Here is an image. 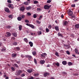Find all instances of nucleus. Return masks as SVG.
<instances>
[{
    "label": "nucleus",
    "mask_w": 79,
    "mask_h": 79,
    "mask_svg": "<svg viewBox=\"0 0 79 79\" xmlns=\"http://www.w3.org/2000/svg\"><path fill=\"white\" fill-rule=\"evenodd\" d=\"M75 52L76 54L79 55V52H78V50L77 49H75Z\"/></svg>",
    "instance_id": "nucleus-19"
},
{
    "label": "nucleus",
    "mask_w": 79,
    "mask_h": 79,
    "mask_svg": "<svg viewBox=\"0 0 79 79\" xmlns=\"http://www.w3.org/2000/svg\"><path fill=\"white\" fill-rule=\"evenodd\" d=\"M24 40L25 42H26V43H27V42H28V40H27V38H24Z\"/></svg>",
    "instance_id": "nucleus-31"
},
{
    "label": "nucleus",
    "mask_w": 79,
    "mask_h": 79,
    "mask_svg": "<svg viewBox=\"0 0 79 79\" xmlns=\"http://www.w3.org/2000/svg\"><path fill=\"white\" fill-rule=\"evenodd\" d=\"M36 23L38 24H40V22L39 21V20H36Z\"/></svg>",
    "instance_id": "nucleus-56"
},
{
    "label": "nucleus",
    "mask_w": 79,
    "mask_h": 79,
    "mask_svg": "<svg viewBox=\"0 0 79 79\" xmlns=\"http://www.w3.org/2000/svg\"><path fill=\"white\" fill-rule=\"evenodd\" d=\"M38 3V2L37 1H35L34 2V4H36Z\"/></svg>",
    "instance_id": "nucleus-45"
},
{
    "label": "nucleus",
    "mask_w": 79,
    "mask_h": 79,
    "mask_svg": "<svg viewBox=\"0 0 79 79\" xmlns=\"http://www.w3.org/2000/svg\"><path fill=\"white\" fill-rule=\"evenodd\" d=\"M19 31H21L22 30V26L19 25Z\"/></svg>",
    "instance_id": "nucleus-28"
},
{
    "label": "nucleus",
    "mask_w": 79,
    "mask_h": 79,
    "mask_svg": "<svg viewBox=\"0 0 79 79\" xmlns=\"http://www.w3.org/2000/svg\"><path fill=\"white\" fill-rule=\"evenodd\" d=\"M21 73V70H18L16 72V73H15V75L16 76H19L20 75Z\"/></svg>",
    "instance_id": "nucleus-5"
},
{
    "label": "nucleus",
    "mask_w": 79,
    "mask_h": 79,
    "mask_svg": "<svg viewBox=\"0 0 79 79\" xmlns=\"http://www.w3.org/2000/svg\"><path fill=\"white\" fill-rule=\"evenodd\" d=\"M25 23H29V21L27 19H25Z\"/></svg>",
    "instance_id": "nucleus-33"
},
{
    "label": "nucleus",
    "mask_w": 79,
    "mask_h": 79,
    "mask_svg": "<svg viewBox=\"0 0 79 79\" xmlns=\"http://www.w3.org/2000/svg\"><path fill=\"white\" fill-rule=\"evenodd\" d=\"M78 75H79V74L77 73H75L74 74V76H78Z\"/></svg>",
    "instance_id": "nucleus-58"
},
{
    "label": "nucleus",
    "mask_w": 79,
    "mask_h": 79,
    "mask_svg": "<svg viewBox=\"0 0 79 79\" xmlns=\"http://www.w3.org/2000/svg\"><path fill=\"white\" fill-rule=\"evenodd\" d=\"M8 3H11V1L10 0H7Z\"/></svg>",
    "instance_id": "nucleus-51"
},
{
    "label": "nucleus",
    "mask_w": 79,
    "mask_h": 79,
    "mask_svg": "<svg viewBox=\"0 0 79 79\" xmlns=\"http://www.w3.org/2000/svg\"><path fill=\"white\" fill-rule=\"evenodd\" d=\"M15 66H16V67L17 68H18V67H19V66H18V64H15Z\"/></svg>",
    "instance_id": "nucleus-52"
},
{
    "label": "nucleus",
    "mask_w": 79,
    "mask_h": 79,
    "mask_svg": "<svg viewBox=\"0 0 79 79\" xmlns=\"http://www.w3.org/2000/svg\"><path fill=\"white\" fill-rule=\"evenodd\" d=\"M68 15L69 16H72L73 14V12L71 10H69L68 12Z\"/></svg>",
    "instance_id": "nucleus-3"
},
{
    "label": "nucleus",
    "mask_w": 79,
    "mask_h": 79,
    "mask_svg": "<svg viewBox=\"0 0 79 79\" xmlns=\"http://www.w3.org/2000/svg\"><path fill=\"white\" fill-rule=\"evenodd\" d=\"M32 54L34 56H35L37 55V53L35 51H33L32 52Z\"/></svg>",
    "instance_id": "nucleus-18"
},
{
    "label": "nucleus",
    "mask_w": 79,
    "mask_h": 79,
    "mask_svg": "<svg viewBox=\"0 0 79 79\" xmlns=\"http://www.w3.org/2000/svg\"><path fill=\"white\" fill-rule=\"evenodd\" d=\"M51 2L52 1L51 0H48L47 1V3H51Z\"/></svg>",
    "instance_id": "nucleus-41"
},
{
    "label": "nucleus",
    "mask_w": 79,
    "mask_h": 79,
    "mask_svg": "<svg viewBox=\"0 0 79 79\" xmlns=\"http://www.w3.org/2000/svg\"><path fill=\"white\" fill-rule=\"evenodd\" d=\"M5 50H6V48L5 47L1 49L2 52H3V51H5Z\"/></svg>",
    "instance_id": "nucleus-35"
},
{
    "label": "nucleus",
    "mask_w": 79,
    "mask_h": 79,
    "mask_svg": "<svg viewBox=\"0 0 79 79\" xmlns=\"http://www.w3.org/2000/svg\"><path fill=\"white\" fill-rule=\"evenodd\" d=\"M55 55L57 56H60L59 54H58V52H56L55 53Z\"/></svg>",
    "instance_id": "nucleus-36"
},
{
    "label": "nucleus",
    "mask_w": 79,
    "mask_h": 79,
    "mask_svg": "<svg viewBox=\"0 0 79 79\" xmlns=\"http://www.w3.org/2000/svg\"><path fill=\"white\" fill-rule=\"evenodd\" d=\"M55 29L57 31H59V27L58 26H56L55 27Z\"/></svg>",
    "instance_id": "nucleus-13"
},
{
    "label": "nucleus",
    "mask_w": 79,
    "mask_h": 79,
    "mask_svg": "<svg viewBox=\"0 0 79 79\" xmlns=\"http://www.w3.org/2000/svg\"><path fill=\"white\" fill-rule=\"evenodd\" d=\"M26 57L27 58L29 61H31V60L32 59V56H31L27 55L26 56Z\"/></svg>",
    "instance_id": "nucleus-6"
},
{
    "label": "nucleus",
    "mask_w": 79,
    "mask_h": 79,
    "mask_svg": "<svg viewBox=\"0 0 79 79\" xmlns=\"http://www.w3.org/2000/svg\"><path fill=\"white\" fill-rule=\"evenodd\" d=\"M40 63L42 64H44V63H45V61L44 60H42L40 61Z\"/></svg>",
    "instance_id": "nucleus-21"
},
{
    "label": "nucleus",
    "mask_w": 79,
    "mask_h": 79,
    "mask_svg": "<svg viewBox=\"0 0 79 79\" xmlns=\"http://www.w3.org/2000/svg\"><path fill=\"white\" fill-rule=\"evenodd\" d=\"M11 35V33L8 32H7L6 33V34L5 35V37H10Z\"/></svg>",
    "instance_id": "nucleus-1"
},
{
    "label": "nucleus",
    "mask_w": 79,
    "mask_h": 79,
    "mask_svg": "<svg viewBox=\"0 0 79 79\" xmlns=\"http://www.w3.org/2000/svg\"><path fill=\"white\" fill-rule=\"evenodd\" d=\"M52 25L50 24L48 26V28L49 29H52Z\"/></svg>",
    "instance_id": "nucleus-32"
},
{
    "label": "nucleus",
    "mask_w": 79,
    "mask_h": 79,
    "mask_svg": "<svg viewBox=\"0 0 79 79\" xmlns=\"http://www.w3.org/2000/svg\"><path fill=\"white\" fill-rule=\"evenodd\" d=\"M27 72L29 73H31L32 72V69H28L27 70Z\"/></svg>",
    "instance_id": "nucleus-16"
},
{
    "label": "nucleus",
    "mask_w": 79,
    "mask_h": 79,
    "mask_svg": "<svg viewBox=\"0 0 79 79\" xmlns=\"http://www.w3.org/2000/svg\"><path fill=\"white\" fill-rule=\"evenodd\" d=\"M48 75H50V73H49L45 72L44 73V77H47Z\"/></svg>",
    "instance_id": "nucleus-9"
},
{
    "label": "nucleus",
    "mask_w": 79,
    "mask_h": 79,
    "mask_svg": "<svg viewBox=\"0 0 79 79\" xmlns=\"http://www.w3.org/2000/svg\"><path fill=\"white\" fill-rule=\"evenodd\" d=\"M27 15L28 16H31V14L30 12H27Z\"/></svg>",
    "instance_id": "nucleus-50"
},
{
    "label": "nucleus",
    "mask_w": 79,
    "mask_h": 79,
    "mask_svg": "<svg viewBox=\"0 0 79 79\" xmlns=\"http://www.w3.org/2000/svg\"><path fill=\"white\" fill-rule=\"evenodd\" d=\"M13 45H17L18 44V43L16 42H15L14 43H13Z\"/></svg>",
    "instance_id": "nucleus-30"
},
{
    "label": "nucleus",
    "mask_w": 79,
    "mask_h": 79,
    "mask_svg": "<svg viewBox=\"0 0 79 79\" xmlns=\"http://www.w3.org/2000/svg\"><path fill=\"white\" fill-rule=\"evenodd\" d=\"M38 75H39V73H35V74H34V75L35 77L37 76H38Z\"/></svg>",
    "instance_id": "nucleus-49"
},
{
    "label": "nucleus",
    "mask_w": 79,
    "mask_h": 79,
    "mask_svg": "<svg viewBox=\"0 0 79 79\" xmlns=\"http://www.w3.org/2000/svg\"><path fill=\"white\" fill-rule=\"evenodd\" d=\"M31 9V7L30 6H29L28 7H27L26 8V10H29Z\"/></svg>",
    "instance_id": "nucleus-23"
},
{
    "label": "nucleus",
    "mask_w": 79,
    "mask_h": 79,
    "mask_svg": "<svg viewBox=\"0 0 79 79\" xmlns=\"http://www.w3.org/2000/svg\"><path fill=\"white\" fill-rule=\"evenodd\" d=\"M43 54L44 55H45V56H47V54L45 53H43Z\"/></svg>",
    "instance_id": "nucleus-59"
},
{
    "label": "nucleus",
    "mask_w": 79,
    "mask_h": 79,
    "mask_svg": "<svg viewBox=\"0 0 79 79\" xmlns=\"http://www.w3.org/2000/svg\"><path fill=\"white\" fill-rule=\"evenodd\" d=\"M8 7L9 8H11V9H13L14 8V7L13 6V5L12 4H10L8 5Z\"/></svg>",
    "instance_id": "nucleus-7"
},
{
    "label": "nucleus",
    "mask_w": 79,
    "mask_h": 79,
    "mask_svg": "<svg viewBox=\"0 0 79 79\" xmlns=\"http://www.w3.org/2000/svg\"><path fill=\"white\" fill-rule=\"evenodd\" d=\"M75 4H73V5L72 4V5H71V6H72V7H75Z\"/></svg>",
    "instance_id": "nucleus-54"
},
{
    "label": "nucleus",
    "mask_w": 79,
    "mask_h": 79,
    "mask_svg": "<svg viewBox=\"0 0 79 79\" xmlns=\"http://www.w3.org/2000/svg\"><path fill=\"white\" fill-rule=\"evenodd\" d=\"M11 69L12 70V71H13L15 70V68L13 67H11Z\"/></svg>",
    "instance_id": "nucleus-46"
},
{
    "label": "nucleus",
    "mask_w": 79,
    "mask_h": 79,
    "mask_svg": "<svg viewBox=\"0 0 79 79\" xmlns=\"http://www.w3.org/2000/svg\"><path fill=\"white\" fill-rule=\"evenodd\" d=\"M15 50L16 51H19L20 50V48L19 47H17L15 48Z\"/></svg>",
    "instance_id": "nucleus-14"
},
{
    "label": "nucleus",
    "mask_w": 79,
    "mask_h": 79,
    "mask_svg": "<svg viewBox=\"0 0 79 79\" xmlns=\"http://www.w3.org/2000/svg\"><path fill=\"white\" fill-rule=\"evenodd\" d=\"M64 47H69V45H67L66 44H64Z\"/></svg>",
    "instance_id": "nucleus-53"
},
{
    "label": "nucleus",
    "mask_w": 79,
    "mask_h": 79,
    "mask_svg": "<svg viewBox=\"0 0 79 79\" xmlns=\"http://www.w3.org/2000/svg\"><path fill=\"white\" fill-rule=\"evenodd\" d=\"M66 53L68 55H70V52H69L68 51H66Z\"/></svg>",
    "instance_id": "nucleus-39"
},
{
    "label": "nucleus",
    "mask_w": 79,
    "mask_h": 79,
    "mask_svg": "<svg viewBox=\"0 0 79 79\" xmlns=\"http://www.w3.org/2000/svg\"><path fill=\"white\" fill-rule=\"evenodd\" d=\"M8 17L9 18H13V16H12V15H9L8 16Z\"/></svg>",
    "instance_id": "nucleus-38"
},
{
    "label": "nucleus",
    "mask_w": 79,
    "mask_h": 79,
    "mask_svg": "<svg viewBox=\"0 0 79 79\" xmlns=\"http://www.w3.org/2000/svg\"><path fill=\"white\" fill-rule=\"evenodd\" d=\"M29 44L30 46V47H32L33 46V43L32 42H29Z\"/></svg>",
    "instance_id": "nucleus-22"
},
{
    "label": "nucleus",
    "mask_w": 79,
    "mask_h": 79,
    "mask_svg": "<svg viewBox=\"0 0 79 79\" xmlns=\"http://www.w3.org/2000/svg\"><path fill=\"white\" fill-rule=\"evenodd\" d=\"M12 35H13L14 37H17V33H13L12 34Z\"/></svg>",
    "instance_id": "nucleus-17"
},
{
    "label": "nucleus",
    "mask_w": 79,
    "mask_h": 79,
    "mask_svg": "<svg viewBox=\"0 0 79 79\" xmlns=\"http://www.w3.org/2000/svg\"><path fill=\"white\" fill-rule=\"evenodd\" d=\"M34 62L35 63V64H37V60H36V59H34Z\"/></svg>",
    "instance_id": "nucleus-42"
},
{
    "label": "nucleus",
    "mask_w": 79,
    "mask_h": 79,
    "mask_svg": "<svg viewBox=\"0 0 79 79\" xmlns=\"http://www.w3.org/2000/svg\"><path fill=\"white\" fill-rule=\"evenodd\" d=\"M49 29H48V28H46V31L47 32H48L49 31Z\"/></svg>",
    "instance_id": "nucleus-40"
},
{
    "label": "nucleus",
    "mask_w": 79,
    "mask_h": 79,
    "mask_svg": "<svg viewBox=\"0 0 79 79\" xmlns=\"http://www.w3.org/2000/svg\"><path fill=\"white\" fill-rule=\"evenodd\" d=\"M25 10V7L24 6L21 7L20 9V10L22 11H24Z\"/></svg>",
    "instance_id": "nucleus-11"
},
{
    "label": "nucleus",
    "mask_w": 79,
    "mask_h": 79,
    "mask_svg": "<svg viewBox=\"0 0 79 79\" xmlns=\"http://www.w3.org/2000/svg\"><path fill=\"white\" fill-rule=\"evenodd\" d=\"M26 25H27V26H29L30 27H31V28H32L33 29H34L35 27L34 26V25L32 24H29V23H27L26 24Z\"/></svg>",
    "instance_id": "nucleus-4"
},
{
    "label": "nucleus",
    "mask_w": 79,
    "mask_h": 79,
    "mask_svg": "<svg viewBox=\"0 0 79 79\" xmlns=\"http://www.w3.org/2000/svg\"><path fill=\"white\" fill-rule=\"evenodd\" d=\"M10 27H11V26L10 25H8L6 26V28H7V29H10Z\"/></svg>",
    "instance_id": "nucleus-44"
},
{
    "label": "nucleus",
    "mask_w": 79,
    "mask_h": 79,
    "mask_svg": "<svg viewBox=\"0 0 79 79\" xmlns=\"http://www.w3.org/2000/svg\"><path fill=\"white\" fill-rule=\"evenodd\" d=\"M21 57H22V58H24V56L23 54L21 55Z\"/></svg>",
    "instance_id": "nucleus-61"
},
{
    "label": "nucleus",
    "mask_w": 79,
    "mask_h": 79,
    "mask_svg": "<svg viewBox=\"0 0 79 79\" xmlns=\"http://www.w3.org/2000/svg\"><path fill=\"white\" fill-rule=\"evenodd\" d=\"M17 19L18 21H21V19H22V18L20 17H18L17 18Z\"/></svg>",
    "instance_id": "nucleus-27"
},
{
    "label": "nucleus",
    "mask_w": 79,
    "mask_h": 79,
    "mask_svg": "<svg viewBox=\"0 0 79 79\" xmlns=\"http://www.w3.org/2000/svg\"><path fill=\"white\" fill-rule=\"evenodd\" d=\"M62 64L63 65H66L67 64V61L64 60L62 61Z\"/></svg>",
    "instance_id": "nucleus-12"
},
{
    "label": "nucleus",
    "mask_w": 79,
    "mask_h": 79,
    "mask_svg": "<svg viewBox=\"0 0 79 79\" xmlns=\"http://www.w3.org/2000/svg\"><path fill=\"white\" fill-rule=\"evenodd\" d=\"M23 4L24 5H28L29 4V2L27 1L25 2H24Z\"/></svg>",
    "instance_id": "nucleus-26"
},
{
    "label": "nucleus",
    "mask_w": 79,
    "mask_h": 79,
    "mask_svg": "<svg viewBox=\"0 0 79 79\" xmlns=\"http://www.w3.org/2000/svg\"><path fill=\"white\" fill-rule=\"evenodd\" d=\"M21 62L20 61H17L16 62V63H17L18 64H19V63Z\"/></svg>",
    "instance_id": "nucleus-60"
},
{
    "label": "nucleus",
    "mask_w": 79,
    "mask_h": 79,
    "mask_svg": "<svg viewBox=\"0 0 79 79\" xmlns=\"http://www.w3.org/2000/svg\"><path fill=\"white\" fill-rule=\"evenodd\" d=\"M41 58H45V56H44V55H43V54H41Z\"/></svg>",
    "instance_id": "nucleus-37"
},
{
    "label": "nucleus",
    "mask_w": 79,
    "mask_h": 79,
    "mask_svg": "<svg viewBox=\"0 0 79 79\" xmlns=\"http://www.w3.org/2000/svg\"><path fill=\"white\" fill-rule=\"evenodd\" d=\"M63 23L64 26H66L68 24V22L66 21H64Z\"/></svg>",
    "instance_id": "nucleus-10"
},
{
    "label": "nucleus",
    "mask_w": 79,
    "mask_h": 79,
    "mask_svg": "<svg viewBox=\"0 0 79 79\" xmlns=\"http://www.w3.org/2000/svg\"><path fill=\"white\" fill-rule=\"evenodd\" d=\"M27 79H34V77H31L29 78H28Z\"/></svg>",
    "instance_id": "nucleus-57"
},
{
    "label": "nucleus",
    "mask_w": 79,
    "mask_h": 79,
    "mask_svg": "<svg viewBox=\"0 0 79 79\" xmlns=\"http://www.w3.org/2000/svg\"><path fill=\"white\" fill-rule=\"evenodd\" d=\"M68 64L69 66H72V65L73 64V63L71 62H69L68 63Z\"/></svg>",
    "instance_id": "nucleus-20"
},
{
    "label": "nucleus",
    "mask_w": 79,
    "mask_h": 79,
    "mask_svg": "<svg viewBox=\"0 0 79 79\" xmlns=\"http://www.w3.org/2000/svg\"><path fill=\"white\" fill-rule=\"evenodd\" d=\"M16 54H12V58H14L15 57H16Z\"/></svg>",
    "instance_id": "nucleus-25"
},
{
    "label": "nucleus",
    "mask_w": 79,
    "mask_h": 79,
    "mask_svg": "<svg viewBox=\"0 0 79 79\" xmlns=\"http://www.w3.org/2000/svg\"><path fill=\"white\" fill-rule=\"evenodd\" d=\"M52 6L51 5H50L49 6H48V5H45L44 6V8L45 10H48V9H49L50 8V7H51Z\"/></svg>",
    "instance_id": "nucleus-2"
},
{
    "label": "nucleus",
    "mask_w": 79,
    "mask_h": 79,
    "mask_svg": "<svg viewBox=\"0 0 79 79\" xmlns=\"http://www.w3.org/2000/svg\"><path fill=\"white\" fill-rule=\"evenodd\" d=\"M15 79H22V78L21 77H16L15 78Z\"/></svg>",
    "instance_id": "nucleus-55"
},
{
    "label": "nucleus",
    "mask_w": 79,
    "mask_h": 79,
    "mask_svg": "<svg viewBox=\"0 0 79 79\" xmlns=\"http://www.w3.org/2000/svg\"><path fill=\"white\" fill-rule=\"evenodd\" d=\"M71 19H73V18H75V16L74 15H71Z\"/></svg>",
    "instance_id": "nucleus-48"
},
{
    "label": "nucleus",
    "mask_w": 79,
    "mask_h": 79,
    "mask_svg": "<svg viewBox=\"0 0 79 79\" xmlns=\"http://www.w3.org/2000/svg\"><path fill=\"white\" fill-rule=\"evenodd\" d=\"M24 76H25V74L24 73L22 74L21 76V77H24Z\"/></svg>",
    "instance_id": "nucleus-47"
},
{
    "label": "nucleus",
    "mask_w": 79,
    "mask_h": 79,
    "mask_svg": "<svg viewBox=\"0 0 79 79\" xmlns=\"http://www.w3.org/2000/svg\"><path fill=\"white\" fill-rule=\"evenodd\" d=\"M56 64L57 66H60V63L58 62H57V63H55L54 64V65Z\"/></svg>",
    "instance_id": "nucleus-29"
},
{
    "label": "nucleus",
    "mask_w": 79,
    "mask_h": 79,
    "mask_svg": "<svg viewBox=\"0 0 79 79\" xmlns=\"http://www.w3.org/2000/svg\"><path fill=\"white\" fill-rule=\"evenodd\" d=\"M75 27L76 29H79V24H76L75 25Z\"/></svg>",
    "instance_id": "nucleus-15"
},
{
    "label": "nucleus",
    "mask_w": 79,
    "mask_h": 79,
    "mask_svg": "<svg viewBox=\"0 0 79 79\" xmlns=\"http://www.w3.org/2000/svg\"><path fill=\"white\" fill-rule=\"evenodd\" d=\"M72 56H73V57H74V58H76V56L75 55L73 54L72 55Z\"/></svg>",
    "instance_id": "nucleus-63"
},
{
    "label": "nucleus",
    "mask_w": 79,
    "mask_h": 79,
    "mask_svg": "<svg viewBox=\"0 0 79 79\" xmlns=\"http://www.w3.org/2000/svg\"><path fill=\"white\" fill-rule=\"evenodd\" d=\"M33 17L34 18H37V15L35 14H34L33 15Z\"/></svg>",
    "instance_id": "nucleus-43"
},
{
    "label": "nucleus",
    "mask_w": 79,
    "mask_h": 79,
    "mask_svg": "<svg viewBox=\"0 0 79 79\" xmlns=\"http://www.w3.org/2000/svg\"><path fill=\"white\" fill-rule=\"evenodd\" d=\"M11 40H15V38L12 37L11 38Z\"/></svg>",
    "instance_id": "nucleus-34"
},
{
    "label": "nucleus",
    "mask_w": 79,
    "mask_h": 79,
    "mask_svg": "<svg viewBox=\"0 0 79 79\" xmlns=\"http://www.w3.org/2000/svg\"><path fill=\"white\" fill-rule=\"evenodd\" d=\"M22 18H24V17H25V16L24 15H23L22 16Z\"/></svg>",
    "instance_id": "nucleus-62"
},
{
    "label": "nucleus",
    "mask_w": 79,
    "mask_h": 79,
    "mask_svg": "<svg viewBox=\"0 0 79 79\" xmlns=\"http://www.w3.org/2000/svg\"><path fill=\"white\" fill-rule=\"evenodd\" d=\"M58 35L59 36V37H63V35L61 34H60V33L58 32Z\"/></svg>",
    "instance_id": "nucleus-24"
},
{
    "label": "nucleus",
    "mask_w": 79,
    "mask_h": 79,
    "mask_svg": "<svg viewBox=\"0 0 79 79\" xmlns=\"http://www.w3.org/2000/svg\"><path fill=\"white\" fill-rule=\"evenodd\" d=\"M64 17V15H61V18H63Z\"/></svg>",
    "instance_id": "nucleus-64"
},
{
    "label": "nucleus",
    "mask_w": 79,
    "mask_h": 79,
    "mask_svg": "<svg viewBox=\"0 0 79 79\" xmlns=\"http://www.w3.org/2000/svg\"><path fill=\"white\" fill-rule=\"evenodd\" d=\"M5 11L7 13H10V9H9L8 8H5Z\"/></svg>",
    "instance_id": "nucleus-8"
}]
</instances>
